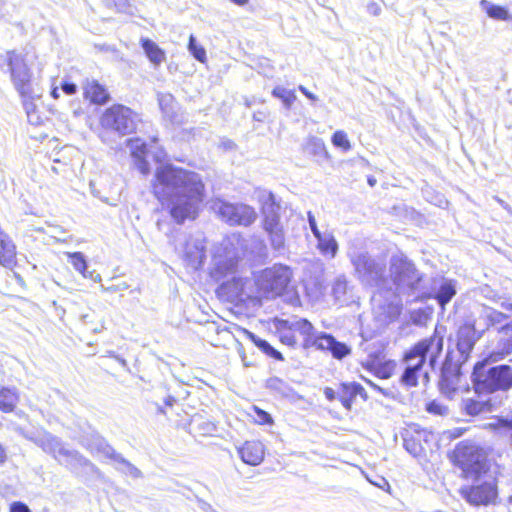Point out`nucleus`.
I'll use <instances>...</instances> for the list:
<instances>
[{"label":"nucleus","instance_id":"e2e57ef3","mask_svg":"<svg viewBox=\"0 0 512 512\" xmlns=\"http://www.w3.org/2000/svg\"><path fill=\"white\" fill-rule=\"evenodd\" d=\"M298 89H299V91L301 93H303L311 101H317L318 100V97L315 94H313L310 91H308L307 88L304 87L303 85H299Z\"/></svg>","mask_w":512,"mask_h":512},{"label":"nucleus","instance_id":"dca6fc26","mask_svg":"<svg viewBox=\"0 0 512 512\" xmlns=\"http://www.w3.org/2000/svg\"><path fill=\"white\" fill-rule=\"evenodd\" d=\"M483 332L477 328V324H464L457 331L456 347L462 358L466 360L475 343L481 338Z\"/></svg>","mask_w":512,"mask_h":512},{"label":"nucleus","instance_id":"a18cd8bd","mask_svg":"<svg viewBox=\"0 0 512 512\" xmlns=\"http://www.w3.org/2000/svg\"><path fill=\"white\" fill-rule=\"evenodd\" d=\"M188 50L199 62L204 63L206 61V51L202 46L196 43V39L193 35L189 37Z\"/></svg>","mask_w":512,"mask_h":512},{"label":"nucleus","instance_id":"f704fd0d","mask_svg":"<svg viewBox=\"0 0 512 512\" xmlns=\"http://www.w3.org/2000/svg\"><path fill=\"white\" fill-rule=\"evenodd\" d=\"M367 369L373 371L376 376L387 379L392 375L395 363L388 361L384 364L376 363L375 361H368L364 365Z\"/></svg>","mask_w":512,"mask_h":512},{"label":"nucleus","instance_id":"e433bc0d","mask_svg":"<svg viewBox=\"0 0 512 512\" xmlns=\"http://www.w3.org/2000/svg\"><path fill=\"white\" fill-rule=\"evenodd\" d=\"M272 95L273 97L280 99L286 109H290L297 99L294 90L286 89L283 86H276L272 90Z\"/></svg>","mask_w":512,"mask_h":512},{"label":"nucleus","instance_id":"ddd939ff","mask_svg":"<svg viewBox=\"0 0 512 512\" xmlns=\"http://www.w3.org/2000/svg\"><path fill=\"white\" fill-rule=\"evenodd\" d=\"M460 496L471 506H488L497 498V485L492 479L473 480L471 485H463L459 489Z\"/></svg>","mask_w":512,"mask_h":512},{"label":"nucleus","instance_id":"c85d7f7f","mask_svg":"<svg viewBox=\"0 0 512 512\" xmlns=\"http://www.w3.org/2000/svg\"><path fill=\"white\" fill-rule=\"evenodd\" d=\"M460 376L452 371H443L440 380V390L448 398H453L459 386Z\"/></svg>","mask_w":512,"mask_h":512},{"label":"nucleus","instance_id":"ea45409f","mask_svg":"<svg viewBox=\"0 0 512 512\" xmlns=\"http://www.w3.org/2000/svg\"><path fill=\"white\" fill-rule=\"evenodd\" d=\"M307 295L313 300L317 301L324 295L325 287L322 281L316 278L313 281H307L305 284Z\"/></svg>","mask_w":512,"mask_h":512},{"label":"nucleus","instance_id":"3c124183","mask_svg":"<svg viewBox=\"0 0 512 512\" xmlns=\"http://www.w3.org/2000/svg\"><path fill=\"white\" fill-rule=\"evenodd\" d=\"M404 447L410 454L414 456H417L422 450L420 443L408 437L404 438Z\"/></svg>","mask_w":512,"mask_h":512},{"label":"nucleus","instance_id":"c756f323","mask_svg":"<svg viewBox=\"0 0 512 512\" xmlns=\"http://www.w3.org/2000/svg\"><path fill=\"white\" fill-rule=\"evenodd\" d=\"M304 151L309 155L317 157V161L327 160L329 158V153L324 141L317 137H309L306 140Z\"/></svg>","mask_w":512,"mask_h":512},{"label":"nucleus","instance_id":"774afa93","mask_svg":"<svg viewBox=\"0 0 512 512\" xmlns=\"http://www.w3.org/2000/svg\"><path fill=\"white\" fill-rule=\"evenodd\" d=\"M390 309H391V312L389 314L390 318H394L400 313V308L398 305H393L390 307Z\"/></svg>","mask_w":512,"mask_h":512},{"label":"nucleus","instance_id":"1a4fd4ad","mask_svg":"<svg viewBox=\"0 0 512 512\" xmlns=\"http://www.w3.org/2000/svg\"><path fill=\"white\" fill-rule=\"evenodd\" d=\"M4 61L8 66L11 81L16 91L23 98H31L33 95L32 72L24 56L11 50L6 52Z\"/></svg>","mask_w":512,"mask_h":512},{"label":"nucleus","instance_id":"79ce46f5","mask_svg":"<svg viewBox=\"0 0 512 512\" xmlns=\"http://www.w3.org/2000/svg\"><path fill=\"white\" fill-rule=\"evenodd\" d=\"M331 142L335 147L340 148L344 152H347L352 148L347 133L344 132L343 130L336 131L331 137Z\"/></svg>","mask_w":512,"mask_h":512},{"label":"nucleus","instance_id":"c03bdc74","mask_svg":"<svg viewBox=\"0 0 512 512\" xmlns=\"http://www.w3.org/2000/svg\"><path fill=\"white\" fill-rule=\"evenodd\" d=\"M280 320H277L276 328L279 332L280 340L283 344L288 346H294L296 344V338L293 329L289 327H280Z\"/></svg>","mask_w":512,"mask_h":512},{"label":"nucleus","instance_id":"a211bd4d","mask_svg":"<svg viewBox=\"0 0 512 512\" xmlns=\"http://www.w3.org/2000/svg\"><path fill=\"white\" fill-rule=\"evenodd\" d=\"M241 460L251 466L261 464L265 456V447L260 441H246L238 448Z\"/></svg>","mask_w":512,"mask_h":512},{"label":"nucleus","instance_id":"39448f33","mask_svg":"<svg viewBox=\"0 0 512 512\" xmlns=\"http://www.w3.org/2000/svg\"><path fill=\"white\" fill-rule=\"evenodd\" d=\"M453 460L465 479L479 480L489 469L486 452L475 443L460 442L453 452Z\"/></svg>","mask_w":512,"mask_h":512},{"label":"nucleus","instance_id":"a19ab883","mask_svg":"<svg viewBox=\"0 0 512 512\" xmlns=\"http://www.w3.org/2000/svg\"><path fill=\"white\" fill-rule=\"evenodd\" d=\"M65 254L70 259L73 268L83 275L88 268L84 254L81 252H66Z\"/></svg>","mask_w":512,"mask_h":512},{"label":"nucleus","instance_id":"37998d69","mask_svg":"<svg viewBox=\"0 0 512 512\" xmlns=\"http://www.w3.org/2000/svg\"><path fill=\"white\" fill-rule=\"evenodd\" d=\"M269 234L270 243L274 250L282 251L285 247V235L283 228L267 232Z\"/></svg>","mask_w":512,"mask_h":512},{"label":"nucleus","instance_id":"338daca9","mask_svg":"<svg viewBox=\"0 0 512 512\" xmlns=\"http://www.w3.org/2000/svg\"><path fill=\"white\" fill-rule=\"evenodd\" d=\"M500 332L501 333H510L512 332V320L508 323H506L505 325H503L501 328H500Z\"/></svg>","mask_w":512,"mask_h":512},{"label":"nucleus","instance_id":"f03ea898","mask_svg":"<svg viewBox=\"0 0 512 512\" xmlns=\"http://www.w3.org/2000/svg\"><path fill=\"white\" fill-rule=\"evenodd\" d=\"M239 251L231 240H224L216 249L213 256V268L211 275L218 281L233 275L231 280H227L222 287L231 297L243 300L250 295L246 292L247 280L242 277H236Z\"/></svg>","mask_w":512,"mask_h":512},{"label":"nucleus","instance_id":"2eb2a0df","mask_svg":"<svg viewBox=\"0 0 512 512\" xmlns=\"http://www.w3.org/2000/svg\"><path fill=\"white\" fill-rule=\"evenodd\" d=\"M476 397L463 400L462 409L467 415L478 416L496 410L501 401L495 396H485L484 393H477Z\"/></svg>","mask_w":512,"mask_h":512},{"label":"nucleus","instance_id":"603ef678","mask_svg":"<svg viewBox=\"0 0 512 512\" xmlns=\"http://www.w3.org/2000/svg\"><path fill=\"white\" fill-rule=\"evenodd\" d=\"M333 294L336 298H340L346 293L347 290V281L345 278H338L333 285Z\"/></svg>","mask_w":512,"mask_h":512},{"label":"nucleus","instance_id":"cd10ccee","mask_svg":"<svg viewBox=\"0 0 512 512\" xmlns=\"http://www.w3.org/2000/svg\"><path fill=\"white\" fill-rule=\"evenodd\" d=\"M510 354H512V334L507 332L501 333L499 329L498 341L493 349L491 357L493 360H499L509 356Z\"/></svg>","mask_w":512,"mask_h":512},{"label":"nucleus","instance_id":"423d86ee","mask_svg":"<svg viewBox=\"0 0 512 512\" xmlns=\"http://www.w3.org/2000/svg\"><path fill=\"white\" fill-rule=\"evenodd\" d=\"M293 278L291 268L283 264H274L265 268L255 278V285L261 297L274 299L281 296Z\"/></svg>","mask_w":512,"mask_h":512},{"label":"nucleus","instance_id":"6ab92c4d","mask_svg":"<svg viewBox=\"0 0 512 512\" xmlns=\"http://www.w3.org/2000/svg\"><path fill=\"white\" fill-rule=\"evenodd\" d=\"M507 319H509V315L506 313L492 307L482 306L474 322L477 324V328L484 333L489 327L501 324Z\"/></svg>","mask_w":512,"mask_h":512},{"label":"nucleus","instance_id":"680f3d73","mask_svg":"<svg viewBox=\"0 0 512 512\" xmlns=\"http://www.w3.org/2000/svg\"><path fill=\"white\" fill-rule=\"evenodd\" d=\"M84 278H89L93 280L94 282H101L102 278L99 273H96L95 271H87L82 275Z\"/></svg>","mask_w":512,"mask_h":512},{"label":"nucleus","instance_id":"6e6d98bb","mask_svg":"<svg viewBox=\"0 0 512 512\" xmlns=\"http://www.w3.org/2000/svg\"><path fill=\"white\" fill-rule=\"evenodd\" d=\"M499 307L503 310L504 313L509 315V318H512V300L504 299L499 302Z\"/></svg>","mask_w":512,"mask_h":512},{"label":"nucleus","instance_id":"9b49d317","mask_svg":"<svg viewBox=\"0 0 512 512\" xmlns=\"http://www.w3.org/2000/svg\"><path fill=\"white\" fill-rule=\"evenodd\" d=\"M140 118L137 113L124 105H113L106 109L100 118L103 128L113 130L121 135L132 133Z\"/></svg>","mask_w":512,"mask_h":512},{"label":"nucleus","instance_id":"412c9836","mask_svg":"<svg viewBox=\"0 0 512 512\" xmlns=\"http://www.w3.org/2000/svg\"><path fill=\"white\" fill-rule=\"evenodd\" d=\"M127 146L130 150L131 156L134 158L136 168L143 175L149 174L150 166L145 159L149 151L146 143L139 138H134L128 140Z\"/></svg>","mask_w":512,"mask_h":512},{"label":"nucleus","instance_id":"9d476101","mask_svg":"<svg viewBox=\"0 0 512 512\" xmlns=\"http://www.w3.org/2000/svg\"><path fill=\"white\" fill-rule=\"evenodd\" d=\"M348 257L356 276L362 283L370 286L379 285L384 273V265L381 262L371 258L367 252L356 248L348 251Z\"/></svg>","mask_w":512,"mask_h":512},{"label":"nucleus","instance_id":"49530a36","mask_svg":"<svg viewBox=\"0 0 512 512\" xmlns=\"http://www.w3.org/2000/svg\"><path fill=\"white\" fill-rule=\"evenodd\" d=\"M253 412H254V421L259 424V425H273L274 421H273V418L272 416L260 409L259 407L257 406H253L252 408Z\"/></svg>","mask_w":512,"mask_h":512},{"label":"nucleus","instance_id":"69168bd1","mask_svg":"<svg viewBox=\"0 0 512 512\" xmlns=\"http://www.w3.org/2000/svg\"><path fill=\"white\" fill-rule=\"evenodd\" d=\"M7 460V453L5 448L0 444V465L4 464Z\"/></svg>","mask_w":512,"mask_h":512},{"label":"nucleus","instance_id":"052dcab7","mask_svg":"<svg viewBox=\"0 0 512 512\" xmlns=\"http://www.w3.org/2000/svg\"><path fill=\"white\" fill-rule=\"evenodd\" d=\"M367 11L374 16H378L381 13V7L375 3L371 2L367 5Z\"/></svg>","mask_w":512,"mask_h":512},{"label":"nucleus","instance_id":"72a5a7b5","mask_svg":"<svg viewBox=\"0 0 512 512\" xmlns=\"http://www.w3.org/2000/svg\"><path fill=\"white\" fill-rule=\"evenodd\" d=\"M243 333L249 338L259 349L265 354L271 356L277 360H283L282 354L274 349L267 341L258 338L255 334L248 330H243Z\"/></svg>","mask_w":512,"mask_h":512},{"label":"nucleus","instance_id":"0eeeda50","mask_svg":"<svg viewBox=\"0 0 512 512\" xmlns=\"http://www.w3.org/2000/svg\"><path fill=\"white\" fill-rule=\"evenodd\" d=\"M390 274L399 293L411 294L420 289L422 275L403 254L391 257Z\"/></svg>","mask_w":512,"mask_h":512},{"label":"nucleus","instance_id":"aec40b11","mask_svg":"<svg viewBox=\"0 0 512 512\" xmlns=\"http://www.w3.org/2000/svg\"><path fill=\"white\" fill-rule=\"evenodd\" d=\"M263 214H264V230L270 232L273 230L281 229L280 218L278 215L279 206L275 204L272 193L263 195Z\"/></svg>","mask_w":512,"mask_h":512},{"label":"nucleus","instance_id":"5fc2aeb1","mask_svg":"<svg viewBox=\"0 0 512 512\" xmlns=\"http://www.w3.org/2000/svg\"><path fill=\"white\" fill-rule=\"evenodd\" d=\"M148 153L153 155V158L156 162H162L166 157V154L161 147H151Z\"/></svg>","mask_w":512,"mask_h":512},{"label":"nucleus","instance_id":"7c9ffc66","mask_svg":"<svg viewBox=\"0 0 512 512\" xmlns=\"http://www.w3.org/2000/svg\"><path fill=\"white\" fill-rule=\"evenodd\" d=\"M142 48L150 62L155 67L160 66L165 61V52L152 40L143 39Z\"/></svg>","mask_w":512,"mask_h":512},{"label":"nucleus","instance_id":"58836bf2","mask_svg":"<svg viewBox=\"0 0 512 512\" xmlns=\"http://www.w3.org/2000/svg\"><path fill=\"white\" fill-rule=\"evenodd\" d=\"M335 340L336 339L330 334L320 333L312 340V345L319 350L329 351L332 354L334 351Z\"/></svg>","mask_w":512,"mask_h":512},{"label":"nucleus","instance_id":"864d4df0","mask_svg":"<svg viewBox=\"0 0 512 512\" xmlns=\"http://www.w3.org/2000/svg\"><path fill=\"white\" fill-rule=\"evenodd\" d=\"M48 227L51 229L49 234L51 235V237H53L57 241L67 242L69 239H71V236H69L68 238H60L59 237V235L66 233L65 229L62 226L48 225Z\"/></svg>","mask_w":512,"mask_h":512},{"label":"nucleus","instance_id":"09e8293b","mask_svg":"<svg viewBox=\"0 0 512 512\" xmlns=\"http://www.w3.org/2000/svg\"><path fill=\"white\" fill-rule=\"evenodd\" d=\"M351 353L350 347H348L345 343L339 342L335 340L334 351L332 356L336 359H343L345 356Z\"/></svg>","mask_w":512,"mask_h":512},{"label":"nucleus","instance_id":"4d7b16f0","mask_svg":"<svg viewBox=\"0 0 512 512\" xmlns=\"http://www.w3.org/2000/svg\"><path fill=\"white\" fill-rule=\"evenodd\" d=\"M10 512H31L29 507L22 502H13L10 505Z\"/></svg>","mask_w":512,"mask_h":512},{"label":"nucleus","instance_id":"20e7f679","mask_svg":"<svg viewBox=\"0 0 512 512\" xmlns=\"http://www.w3.org/2000/svg\"><path fill=\"white\" fill-rule=\"evenodd\" d=\"M15 431L22 437L35 443L45 453L53 456L60 464L72 465L86 462V459L79 455L78 452L67 449L58 437L44 429L29 432L18 426L15 428Z\"/></svg>","mask_w":512,"mask_h":512},{"label":"nucleus","instance_id":"f257e3e1","mask_svg":"<svg viewBox=\"0 0 512 512\" xmlns=\"http://www.w3.org/2000/svg\"><path fill=\"white\" fill-rule=\"evenodd\" d=\"M152 188L178 224L194 220L205 198V186L199 174L168 163L156 168Z\"/></svg>","mask_w":512,"mask_h":512},{"label":"nucleus","instance_id":"b1692460","mask_svg":"<svg viewBox=\"0 0 512 512\" xmlns=\"http://www.w3.org/2000/svg\"><path fill=\"white\" fill-rule=\"evenodd\" d=\"M317 239V248L320 253L329 258H334L338 251V243L329 230L321 231L314 236Z\"/></svg>","mask_w":512,"mask_h":512},{"label":"nucleus","instance_id":"4be33fe9","mask_svg":"<svg viewBox=\"0 0 512 512\" xmlns=\"http://www.w3.org/2000/svg\"><path fill=\"white\" fill-rule=\"evenodd\" d=\"M486 427L512 447V417L496 416L486 424Z\"/></svg>","mask_w":512,"mask_h":512},{"label":"nucleus","instance_id":"2f4dec72","mask_svg":"<svg viewBox=\"0 0 512 512\" xmlns=\"http://www.w3.org/2000/svg\"><path fill=\"white\" fill-rule=\"evenodd\" d=\"M480 5L490 18L495 20L512 21V13H510L505 7L492 4L487 0H482Z\"/></svg>","mask_w":512,"mask_h":512},{"label":"nucleus","instance_id":"4c0bfd02","mask_svg":"<svg viewBox=\"0 0 512 512\" xmlns=\"http://www.w3.org/2000/svg\"><path fill=\"white\" fill-rule=\"evenodd\" d=\"M193 424H194V429L201 436H212L217 431L216 424L207 419L194 418Z\"/></svg>","mask_w":512,"mask_h":512},{"label":"nucleus","instance_id":"bb28decb","mask_svg":"<svg viewBox=\"0 0 512 512\" xmlns=\"http://www.w3.org/2000/svg\"><path fill=\"white\" fill-rule=\"evenodd\" d=\"M20 400L16 388L2 387L0 389V410L4 413L13 412Z\"/></svg>","mask_w":512,"mask_h":512},{"label":"nucleus","instance_id":"bf43d9fd","mask_svg":"<svg viewBox=\"0 0 512 512\" xmlns=\"http://www.w3.org/2000/svg\"><path fill=\"white\" fill-rule=\"evenodd\" d=\"M62 91L67 95H73L77 91V86L74 83L64 82L61 84Z\"/></svg>","mask_w":512,"mask_h":512},{"label":"nucleus","instance_id":"c9c22d12","mask_svg":"<svg viewBox=\"0 0 512 512\" xmlns=\"http://www.w3.org/2000/svg\"><path fill=\"white\" fill-rule=\"evenodd\" d=\"M267 388L281 397H290L293 393L292 388L277 377H272L267 380Z\"/></svg>","mask_w":512,"mask_h":512},{"label":"nucleus","instance_id":"0e129e2a","mask_svg":"<svg viewBox=\"0 0 512 512\" xmlns=\"http://www.w3.org/2000/svg\"><path fill=\"white\" fill-rule=\"evenodd\" d=\"M127 288H128V285L126 283H122V284L113 285V286H110V287H107L104 289L109 292H118V291H123Z\"/></svg>","mask_w":512,"mask_h":512},{"label":"nucleus","instance_id":"8fccbe9b","mask_svg":"<svg viewBox=\"0 0 512 512\" xmlns=\"http://www.w3.org/2000/svg\"><path fill=\"white\" fill-rule=\"evenodd\" d=\"M106 5L114 7L116 11L120 13H131V6L128 0H107Z\"/></svg>","mask_w":512,"mask_h":512},{"label":"nucleus","instance_id":"f8f14e48","mask_svg":"<svg viewBox=\"0 0 512 512\" xmlns=\"http://www.w3.org/2000/svg\"><path fill=\"white\" fill-rule=\"evenodd\" d=\"M512 388V366L498 365L479 375L475 383L476 393L491 394Z\"/></svg>","mask_w":512,"mask_h":512},{"label":"nucleus","instance_id":"473e14b6","mask_svg":"<svg viewBox=\"0 0 512 512\" xmlns=\"http://www.w3.org/2000/svg\"><path fill=\"white\" fill-rule=\"evenodd\" d=\"M281 327H289L293 331H298L303 336L311 338L314 332L313 325L306 319L280 320ZM311 341L310 339H308Z\"/></svg>","mask_w":512,"mask_h":512},{"label":"nucleus","instance_id":"de8ad7c7","mask_svg":"<svg viewBox=\"0 0 512 512\" xmlns=\"http://www.w3.org/2000/svg\"><path fill=\"white\" fill-rule=\"evenodd\" d=\"M426 410L431 414L440 416L448 414V408L436 400L429 402L426 406Z\"/></svg>","mask_w":512,"mask_h":512},{"label":"nucleus","instance_id":"5701e85b","mask_svg":"<svg viewBox=\"0 0 512 512\" xmlns=\"http://www.w3.org/2000/svg\"><path fill=\"white\" fill-rule=\"evenodd\" d=\"M0 265L10 270L17 265L16 245L9 235L0 238Z\"/></svg>","mask_w":512,"mask_h":512},{"label":"nucleus","instance_id":"4468645a","mask_svg":"<svg viewBox=\"0 0 512 512\" xmlns=\"http://www.w3.org/2000/svg\"><path fill=\"white\" fill-rule=\"evenodd\" d=\"M214 209L230 225L249 226L257 218L254 208L245 204L218 201L214 204Z\"/></svg>","mask_w":512,"mask_h":512},{"label":"nucleus","instance_id":"393cba45","mask_svg":"<svg viewBox=\"0 0 512 512\" xmlns=\"http://www.w3.org/2000/svg\"><path fill=\"white\" fill-rule=\"evenodd\" d=\"M84 96L94 104H104L109 99V93L105 87L95 80L85 83Z\"/></svg>","mask_w":512,"mask_h":512},{"label":"nucleus","instance_id":"7ed1b4c3","mask_svg":"<svg viewBox=\"0 0 512 512\" xmlns=\"http://www.w3.org/2000/svg\"><path fill=\"white\" fill-rule=\"evenodd\" d=\"M442 348L443 338L438 335H433L416 344L405 356L406 367L401 378L402 382L410 387L416 386L418 374L423 370L426 357L429 356V365L433 369Z\"/></svg>","mask_w":512,"mask_h":512},{"label":"nucleus","instance_id":"13d9d810","mask_svg":"<svg viewBox=\"0 0 512 512\" xmlns=\"http://www.w3.org/2000/svg\"><path fill=\"white\" fill-rule=\"evenodd\" d=\"M308 223H309L310 230L312 231L314 236L316 234H319V232H321V230L317 226L316 219L311 212H308Z\"/></svg>","mask_w":512,"mask_h":512},{"label":"nucleus","instance_id":"6e6552de","mask_svg":"<svg viewBox=\"0 0 512 512\" xmlns=\"http://www.w3.org/2000/svg\"><path fill=\"white\" fill-rule=\"evenodd\" d=\"M174 247L187 266L196 270L205 259V238L201 233L179 232L174 237Z\"/></svg>","mask_w":512,"mask_h":512},{"label":"nucleus","instance_id":"f3484780","mask_svg":"<svg viewBox=\"0 0 512 512\" xmlns=\"http://www.w3.org/2000/svg\"><path fill=\"white\" fill-rule=\"evenodd\" d=\"M432 290L434 299H436L441 309L444 310L445 306L457 294V281L445 277L435 279Z\"/></svg>","mask_w":512,"mask_h":512},{"label":"nucleus","instance_id":"a878e982","mask_svg":"<svg viewBox=\"0 0 512 512\" xmlns=\"http://www.w3.org/2000/svg\"><path fill=\"white\" fill-rule=\"evenodd\" d=\"M102 450L107 457L112 458L116 462V468L118 470L133 478H138L141 476V472L138 468L125 460L121 455L115 453V451L110 446L103 445Z\"/></svg>","mask_w":512,"mask_h":512}]
</instances>
